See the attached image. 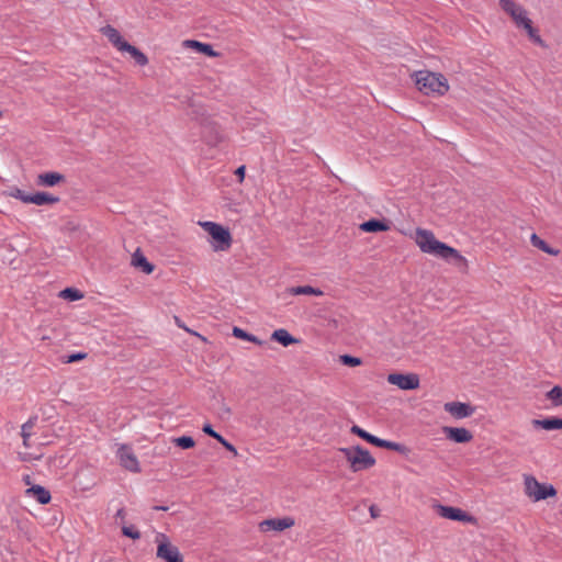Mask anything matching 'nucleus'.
Returning <instances> with one entry per match:
<instances>
[{
    "mask_svg": "<svg viewBox=\"0 0 562 562\" xmlns=\"http://www.w3.org/2000/svg\"><path fill=\"white\" fill-rule=\"evenodd\" d=\"M125 516H126V513L124 510V508H120L116 514H115V517L117 519H121L122 522H124V519H125Z\"/></svg>",
    "mask_w": 562,
    "mask_h": 562,
    "instance_id": "obj_45",
    "label": "nucleus"
},
{
    "mask_svg": "<svg viewBox=\"0 0 562 562\" xmlns=\"http://www.w3.org/2000/svg\"><path fill=\"white\" fill-rule=\"evenodd\" d=\"M415 240L423 252L445 260L457 258V249L436 239L430 231L418 228Z\"/></svg>",
    "mask_w": 562,
    "mask_h": 562,
    "instance_id": "obj_1",
    "label": "nucleus"
},
{
    "mask_svg": "<svg viewBox=\"0 0 562 562\" xmlns=\"http://www.w3.org/2000/svg\"><path fill=\"white\" fill-rule=\"evenodd\" d=\"M65 177L59 172H44L37 176V184L42 187H54L64 181Z\"/></svg>",
    "mask_w": 562,
    "mask_h": 562,
    "instance_id": "obj_11",
    "label": "nucleus"
},
{
    "mask_svg": "<svg viewBox=\"0 0 562 562\" xmlns=\"http://www.w3.org/2000/svg\"><path fill=\"white\" fill-rule=\"evenodd\" d=\"M122 533L125 536V537H128L131 539H139L140 538V532L133 526H123L122 527Z\"/></svg>",
    "mask_w": 562,
    "mask_h": 562,
    "instance_id": "obj_35",
    "label": "nucleus"
},
{
    "mask_svg": "<svg viewBox=\"0 0 562 562\" xmlns=\"http://www.w3.org/2000/svg\"><path fill=\"white\" fill-rule=\"evenodd\" d=\"M434 508L439 516L450 519V520H457V508L456 507H449V506L436 504V505H434Z\"/></svg>",
    "mask_w": 562,
    "mask_h": 562,
    "instance_id": "obj_23",
    "label": "nucleus"
},
{
    "mask_svg": "<svg viewBox=\"0 0 562 562\" xmlns=\"http://www.w3.org/2000/svg\"><path fill=\"white\" fill-rule=\"evenodd\" d=\"M370 514L373 518L379 516V509L375 506L370 507Z\"/></svg>",
    "mask_w": 562,
    "mask_h": 562,
    "instance_id": "obj_47",
    "label": "nucleus"
},
{
    "mask_svg": "<svg viewBox=\"0 0 562 562\" xmlns=\"http://www.w3.org/2000/svg\"><path fill=\"white\" fill-rule=\"evenodd\" d=\"M132 265L135 268L142 269L143 272L149 274L153 272L154 267L148 262L146 257L142 254L139 249H137L132 256Z\"/></svg>",
    "mask_w": 562,
    "mask_h": 562,
    "instance_id": "obj_18",
    "label": "nucleus"
},
{
    "mask_svg": "<svg viewBox=\"0 0 562 562\" xmlns=\"http://www.w3.org/2000/svg\"><path fill=\"white\" fill-rule=\"evenodd\" d=\"M531 245L541 249L542 251L557 256L559 250L551 248L544 240H542L537 234H532L530 237Z\"/></svg>",
    "mask_w": 562,
    "mask_h": 562,
    "instance_id": "obj_22",
    "label": "nucleus"
},
{
    "mask_svg": "<svg viewBox=\"0 0 562 562\" xmlns=\"http://www.w3.org/2000/svg\"><path fill=\"white\" fill-rule=\"evenodd\" d=\"M387 382L401 390H415L419 386V378L414 373H391L387 375Z\"/></svg>",
    "mask_w": 562,
    "mask_h": 562,
    "instance_id": "obj_8",
    "label": "nucleus"
},
{
    "mask_svg": "<svg viewBox=\"0 0 562 562\" xmlns=\"http://www.w3.org/2000/svg\"><path fill=\"white\" fill-rule=\"evenodd\" d=\"M233 336L236 338L243 339V340L258 344V345L261 344V341L256 336L245 331L244 329H241L237 326L233 327Z\"/></svg>",
    "mask_w": 562,
    "mask_h": 562,
    "instance_id": "obj_27",
    "label": "nucleus"
},
{
    "mask_svg": "<svg viewBox=\"0 0 562 562\" xmlns=\"http://www.w3.org/2000/svg\"><path fill=\"white\" fill-rule=\"evenodd\" d=\"M499 4L512 16L518 27H521L525 21L529 20L526 10L513 0H499Z\"/></svg>",
    "mask_w": 562,
    "mask_h": 562,
    "instance_id": "obj_9",
    "label": "nucleus"
},
{
    "mask_svg": "<svg viewBox=\"0 0 562 562\" xmlns=\"http://www.w3.org/2000/svg\"><path fill=\"white\" fill-rule=\"evenodd\" d=\"M27 496H33L36 501L42 504H48L50 502V493L41 485H34L25 491Z\"/></svg>",
    "mask_w": 562,
    "mask_h": 562,
    "instance_id": "obj_13",
    "label": "nucleus"
},
{
    "mask_svg": "<svg viewBox=\"0 0 562 562\" xmlns=\"http://www.w3.org/2000/svg\"><path fill=\"white\" fill-rule=\"evenodd\" d=\"M443 431L450 440L457 442V427H443Z\"/></svg>",
    "mask_w": 562,
    "mask_h": 562,
    "instance_id": "obj_40",
    "label": "nucleus"
},
{
    "mask_svg": "<svg viewBox=\"0 0 562 562\" xmlns=\"http://www.w3.org/2000/svg\"><path fill=\"white\" fill-rule=\"evenodd\" d=\"M35 422H36V418H31L22 425L21 436L23 438V445L26 448L30 447L29 439L32 436V430L35 426Z\"/></svg>",
    "mask_w": 562,
    "mask_h": 562,
    "instance_id": "obj_24",
    "label": "nucleus"
},
{
    "mask_svg": "<svg viewBox=\"0 0 562 562\" xmlns=\"http://www.w3.org/2000/svg\"><path fill=\"white\" fill-rule=\"evenodd\" d=\"M271 338L284 347L297 342V340L292 335H290L286 329L283 328L274 330Z\"/></svg>",
    "mask_w": 562,
    "mask_h": 562,
    "instance_id": "obj_21",
    "label": "nucleus"
},
{
    "mask_svg": "<svg viewBox=\"0 0 562 562\" xmlns=\"http://www.w3.org/2000/svg\"><path fill=\"white\" fill-rule=\"evenodd\" d=\"M524 491L525 494L532 502H540L542 499H547L548 497H553L557 495V490L551 484H542L538 482V480L530 475H524Z\"/></svg>",
    "mask_w": 562,
    "mask_h": 562,
    "instance_id": "obj_4",
    "label": "nucleus"
},
{
    "mask_svg": "<svg viewBox=\"0 0 562 562\" xmlns=\"http://www.w3.org/2000/svg\"><path fill=\"white\" fill-rule=\"evenodd\" d=\"M473 438L471 431L465 428L459 427V443L469 442Z\"/></svg>",
    "mask_w": 562,
    "mask_h": 562,
    "instance_id": "obj_39",
    "label": "nucleus"
},
{
    "mask_svg": "<svg viewBox=\"0 0 562 562\" xmlns=\"http://www.w3.org/2000/svg\"><path fill=\"white\" fill-rule=\"evenodd\" d=\"M521 27H524V29L527 31V33H528V35H529V37H530L535 43H537V44H539V45H543V42H542L541 37L537 34V30L532 27V24H531V20H530V19H529V20H527V21H525V23L522 24V26H521Z\"/></svg>",
    "mask_w": 562,
    "mask_h": 562,
    "instance_id": "obj_28",
    "label": "nucleus"
},
{
    "mask_svg": "<svg viewBox=\"0 0 562 562\" xmlns=\"http://www.w3.org/2000/svg\"><path fill=\"white\" fill-rule=\"evenodd\" d=\"M415 83L418 90L427 95H442L448 90L446 78L428 70L417 71Z\"/></svg>",
    "mask_w": 562,
    "mask_h": 562,
    "instance_id": "obj_2",
    "label": "nucleus"
},
{
    "mask_svg": "<svg viewBox=\"0 0 562 562\" xmlns=\"http://www.w3.org/2000/svg\"><path fill=\"white\" fill-rule=\"evenodd\" d=\"M546 397L551 401L553 406L562 405V386H553L547 394Z\"/></svg>",
    "mask_w": 562,
    "mask_h": 562,
    "instance_id": "obj_25",
    "label": "nucleus"
},
{
    "mask_svg": "<svg viewBox=\"0 0 562 562\" xmlns=\"http://www.w3.org/2000/svg\"><path fill=\"white\" fill-rule=\"evenodd\" d=\"M175 319H176V324H177L180 328H183V329H186L187 331H189V333H191V334H194V335H196V336L201 337L198 333L191 331L189 328H187L184 325H182V323H181V321H180V318H179V317H175Z\"/></svg>",
    "mask_w": 562,
    "mask_h": 562,
    "instance_id": "obj_44",
    "label": "nucleus"
},
{
    "mask_svg": "<svg viewBox=\"0 0 562 562\" xmlns=\"http://www.w3.org/2000/svg\"><path fill=\"white\" fill-rule=\"evenodd\" d=\"M60 296L63 299H68L70 301H77V300L82 299L83 294L79 290H77V289L66 288L65 290H63L60 292Z\"/></svg>",
    "mask_w": 562,
    "mask_h": 562,
    "instance_id": "obj_29",
    "label": "nucleus"
},
{
    "mask_svg": "<svg viewBox=\"0 0 562 562\" xmlns=\"http://www.w3.org/2000/svg\"><path fill=\"white\" fill-rule=\"evenodd\" d=\"M445 409L452 414L453 416H457V402H449L445 405Z\"/></svg>",
    "mask_w": 562,
    "mask_h": 562,
    "instance_id": "obj_41",
    "label": "nucleus"
},
{
    "mask_svg": "<svg viewBox=\"0 0 562 562\" xmlns=\"http://www.w3.org/2000/svg\"><path fill=\"white\" fill-rule=\"evenodd\" d=\"M292 295H316L322 296L324 292L321 289L313 288L311 285L292 286L289 290Z\"/></svg>",
    "mask_w": 562,
    "mask_h": 562,
    "instance_id": "obj_20",
    "label": "nucleus"
},
{
    "mask_svg": "<svg viewBox=\"0 0 562 562\" xmlns=\"http://www.w3.org/2000/svg\"><path fill=\"white\" fill-rule=\"evenodd\" d=\"M154 509L155 510H168V507H166V506H155Z\"/></svg>",
    "mask_w": 562,
    "mask_h": 562,
    "instance_id": "obj_48",
    "label": "nucleus"
},
{
    "mask_svg": "<svg viewBox=\"0 0 562 562\" xmlns=\"http://www.w3.org/2000/svg\"><path fill=\"white\" fill-rule=\"evenodd\" d=\"M359 228L363 232L376 233L389 231L390 226L384 221L372 218L360 224Z\"/></svg>",
    "mask_w": 562,
    "mask_h": 562,
    "instance_id": "obj_16",
    "label": "nucleus"
},
{
    "mask_svg": "<svg viewBox=\"0 0 562 562\" xmlns=\"http://www.w3.org/2000/svg\"><path fill=\"white\" fill-rule=\"evenodd\" d=\"M184 46L194 48L196 52L202 53L210 57L218 56L210 44L201 43L194 40H187L183 42Z\"/></svg>",
    "mask_w": 562,
    "mask_h": 562,
    "instance_id": "obj_17",
    "label": "nucleus"
},
{
    "mask_svg": "<svg viewBox=\"0 0 562 562\" xmlns=\"http://www.w3.org/2000/svg\"><path fill=\"white\" fill-rule=\"evenodd\" d=\"M245 166H240L236 169L235 175L238 177L239 182H241L245 178Z\"/></svg>",
    "mask_w": 562,
    "mask_h": 562,
    "instance_id": "obj_43",
    "label": "nucleus"
},
{
    "mask_svg": "<svg viewBox=\"0 0 562 562\" xmlns=\"http://www.w3.org/2000/svg\"><path fill=\"white\" fill-rule=\"evenodd\" d=\"M24 481H25V483H26V484H30V476H29V475H26V476L24 477Z\"/></svg>",
    "mask_w": 562,
    "mask_h": 562,
    "instance_id": "obj_49",
    "label": "nucleus"
},
{
    "mask_svg": "<svg viewBox=\"0 0 562 562\" xmlns=\"http://www.w3.org/2000/svg\"><path fill=\"white\" fill-rule=\"evenodd\" d=\"M294 519L291 517H283V518H273V519H267L263 520L260 524V527L263 531L267 530H276V531H282L284 529L291 528L294 526Z\"/></svg>",
    "mask_w": 562,
    "mask_h": 562,
    "instance_id": "obj_10",
    "label": "nucleus"
},
{
    "mask_svg": "<svg viewBox=\"0 0 562 562\" xmlns=\"http://www.w3.org/2000/svg\"><path fill=\"white\" fill-rule=\"evenodd\" d=\"M9 195L12 198H15L18 200H21L24 203H29L30 195L29 193H25L23 190L19 188H11L9 191Z\"/></svg>",
    "mask_w": 562,
    "mask_h": 562,
    "instance_id": "obj_32",
    "label": "nucleus"
},
{
    "mask_svg": "<svg viewBox=\"0 0 562 562\" xmlns=\"http://www.w3.org/2000/svg\"><path fill=\"white\" fill-rule=\"evenodd\" d=\"M475 411V407L470 404L459 402V419L471 416Z\"/></svg>",
    "mask_w": 562,
    "mask_h": 562,
    "instance_id": "obj_33",
    "label": "nucleus"
},
{
    "mask_svg": "<svg viewBox=\"0 0 562 562\" xmlns=\"http://www.w3.org/2000/svg\"><path fill=\"white\" fill-rule=\"evenodd\" d=\"M59 201L58 196H55L47 192H36L30 195L29 203L35 205L55 204Z\"/></svg>",
    "mask_w": 562,
    "mask_h": 562,
    "instance_id": "obj_15",
    "label": "nucleus"
},
{
    "mask_svg": "<svg viewBox=\"0 0 562 562\" xmlns=\"http://www.w3.org/2000/svg\"><path fill=\"white\" fill-rule=\"evenodd\" d=\"M340 362L345 366L357 367V366H360L362 361L360 358L349 356V355H342V356H340Z\"/></svg>",
    "mask_w": 562,
    "mask_h": 562,
    "instance_id": "obj_34",
    "label": "nucleus"
},
{
    "mask_svg": "<svg viewBox=\"0 0 562 562\" xmlns=\"http://www.w3.org/2000/svg\"><path fill=\"white\" fill-rule=\"evenodd\" d=\"M202 430H203L206 435H209V436H211L212 438L216 439L218 442H222V441H223V439H224V437H223V436H221L218 432H216L210 424H205V425L203 426Z\"/></svg>",
    "mask_w": 562,
    "mask_h": 562,
    "instance_id": "obj_36",
    "label": "nucleus"
},
{
    "mask_svg": "<svg viewBox=\"0 0 562 562\" xmlns=\"http://www.w3.org/2000/svg\"><path fill=\"white\" fill-rule=\"evenodd\" d=\"M339 451L345 456L353 472L370 469L375 464V459L360 446L340 448Z\"/></svg>",
    "mask_w": 562,
    "mask_h": 562,
    "instance_id": "obj_3",
    "label": "nucleus"
},
{
    "mask_svg": "<svg viewBox=\"0 0 562 562\" xmlns=\"http://www.w3.org/2000/svg\"><path fill=\"white\" fill-rule=\"evenodd\" d=\"M86 357H87V353L77 352V353H72V355L67 356L63 360V362L64 363H72V362H77V361L83 360Z\"/></svg>",
    "mask_w": 562,
    "mask_h": 562,
    "instance_id": "obj_38",
    "label": "nucleus"
},
{
    "mask_svg": "<svg viewBox=\"0 0 562 562\" xmlns=\"http://www.w3.org/2000/svg\"><path fill=\"white\" fill-rule=\"evenodd\" d=\"M531 423L535 428H542L544 430L562 429V418L558 417L533 419Z\"/></svg>",
    "mask_w": 562,
    "mask_h": 562,
    "instance_id": "obj_14",
    "label": "nucleus"
},
{
    "mask_svg": "<svg viewBox=\"0 0 562 562\" xmlns=\"http://www.w3.org/2000/svg\"><path fill=\"white\" fill-rule=\"evenodd\" d=\"M376 447L386 448V449L398 451V452L403 451L402 445L394 442V441H387V440H384L381 438H379V440L376 441Z\"/></svg>",
    "mask_w": 562,
    "mask_h": 562,
    "instance_id": "obj_31",
    "label": "nucleus"
},
{
    "mask_svg": "<svg viewBox=\"0 0 562 562\" xmlns=\"http://www.w3.org/2000/svg\"><path fill=\"white\" fill-rule=\"evenodd\" d=\"M202 228L212 237L215 250H227L232 244V236L227 228L214 222H200Z\"/></svg>",
    "mask_w": 562,
    "mask_h": 562,
    "instance_id": "obj_5",
    "label": "nucleus"
},
{
    "mask_svg": "<svg viewBox=\"0 0 562 562\" xmlns=\"http://www.w3.org/2000/svg\"><path fill=\"white\" fill-rule=\"evenodd\" d=\"M120 52H126L131 55V57L135 60V63L139 66H145L148 64V58L144 53H142L137 47L126 43L123 45Z\"/></svg>",
    "mask_w": 562,
    "mask_h": 562,
    "instance_id": "obj_19",
    "label": "nucleus"
},
{
    "mask_svg": "<svg viewBox=\"0 0 562 562\" xmlns=\"http://www.w3.org/2000/svg\"><path fill=\"white\" fill-rule=\"evenodd\" d=\"M458 260H459V271L467 268V261L462 256L459 255Z\"/></svg>",
    "mask_w": 562,
    "mask_h": 562,
    "instance_id": "obj_46",
    "label": "nucleus"
},
{
    "mask_svg": "<svg viewBox=\"0 0 562 562\" xmlns=\"http://www.w3.org/2000/svg\"><path fill=\"white\" fill-rule=\"evenodd\" d=\"M155 542L157 543L156 555L158 559L165 562H183L179 549L170 542L165 533L158 532Z\"/></svg>",
    "mask_w": 562,
    "mask_h": 562,
    "instance_id": "obj_6",
    "label": "nucleus"
},
{
    "mask_svg": "<svg viewBox=\"0 0 562 562\" xmlns=\"http://www.w3.org/2000/svg\"><path fill=\"white\" fill-rule=\"evenodd\" d=\"M462 521V522H470L474 526L477 525L476 522V518L461 509H459V522Z\"/></svg>",
    "mask_w": 562,
    "mask_h": 562,
    "instance_id": "obj_37",
    "label": "nucleus"
},
{
    "mask_svg": "<svg viewBox=\"0 0 562 562\" xmlns=\"http://www.w3.org/2000/svg\"><path fill=\"white\" fill-rule=\"evenodd\" d=\"M221 443L225 447V449H227L234 456H237L236 448L231 442H228L225 438L223 439V441Z\"/></svg>",
    "mask_w": 562,
    "mask_h": 562,
    "instance_id": "obj_42",
    "label": "nucleus"
},
{
    "mask_svg": "<svg viewBox=\"0 0 562 562\" xmlns=\"http://www.w3.org/2000/svg\"><path fill=\"white\" fill-rule=\"evenodd\" d=\"M351 432L374 446H376V441L379 440V437H375V436L369 434L368 431H366L364 429H362L361 427H359L357 425H353L351 427Z\"/></svg>",
    "mask_w": 562,
    "mask_h": 562,
    "instance_id": "obj_26",
    "label": "nucleus"
},
{
    "mask_svg": "<svg viewBox=\"0 0 562 562\" xmlns=\"http://www.w3.org/2000/svg\"><path fill=\"white\" fill-rule=\"evenodd\" d=\"M173 442L176 446L182 448V449H190L194 447V440L192 437L189 436H182L173 439Z\"/></svg>",
    "mask_w": 562,
    "mask_h": 562,
    "instance_id": "obj_30",
    "label": "nucleus"
},
{
    "mask_svg": "<svg viewBox=\"0 0 562 562\" xmlns=\"http://www.w3.org/2000/svg\"><path fill=\"white\" fill-rule=\"evenodd\" d=\"M116 456L120 460V464L124 469L134 473H138L140 471L139 462L130 446L121 445L117 448Z\"/></svg>",
    "mask_w": 562,
    "mask_h": 562,
    "instance_id": "obj_7",
    "label": "nucleus"
},
{
    "mask_svg": "<svg viewBox=\"0 0 562 562\" xmlns=\"http://www.w3.org/2000/svg\"><path fill=\"white\" fill-rule=\"evenodd\" d=\"M101 32L108 40L119 49L123 47L127 42L122 38L119 31L111 25H105L101 29Z\"/></svg>",
    "mask_w": 562,
    "mask_h": 562,
    "instance_id": "obj_12",
    "label": "nucleus"
}]
</instances>
